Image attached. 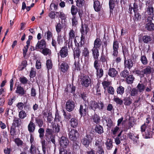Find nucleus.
<instances>
[{
  "label": "nucleus",
  "instance_id": "f257e3e1",
  "mask_svg": "<svg viewBox=\"0 0 154 154\" xmlns=\"http://www.w3.org/2000/svg\"><path fill=\"white\" fill-rule=\"evenodd\" d=\"M45 137L46 140L48 143L52 142L53 146H55V136L54 134V131L52 129L49 128L46 129Z\"/></svg>",
  "mask_w": 154,
  "mask_h": 154
},
{
  "label": "nucleus",
  "instance_id": "f03ea898",
  "mask_svg": "<svg viewBox=\"0 0 154 154\" xmlns=\"http://www.w3.org/2000/svg\"><path fill=\"white\" fill-rule=\"evenodd\" d=\"M88 107L86 102L80 105L79 112L81 116H85L88 112Z\"/></svg>",
  "mask_w": 154,
  "mask_h": 154
},
{
  "label": "nucleus",
  "instance_id": "7ed1b4c3",
  "mask_svg": "<svg viewBox=\"0 0 154 154\" xmlns=\"http://www.w3.org/2000/svg\"><path fill=\"white\" fill-rule=\"evenodd\" d=\"M92 140V138L88 135H87L81 140V142L82 144L86 148L88 147L90 144L91 143Z\"/></svg>",
  "mask_w": 154,
  "mask_h": 154
},
{
  "label": "nucleus",
  "instance_id": "20e7f679",
  "mask_svg": "<svg viewBox=\"0 0 154 154\" xmlns=\"http://www.w3.org/2000/svg\"><path fill=\"white\" fill-rule=\"evenodd\" d=\"M68 136L71 140L75 141L79 137V133L77 130L72 129L68 133Z\"/></svg>",
  "mask_w": 154,
  "mask_h": 154
},
{
  "label": "nucleus",
  "instance_id": "39448f33",
  "mask_svg": "<svg viewBox=\"0 0 154 154\" xmlns=\"http://www.w3.org/2000/svg\"><path fill=\"white\" fill-rule=\"evenodd\" d=\"M91 81L90 78L88 76L85 75L82 79L81 84L83 86L87 88L90 85Z\"/></svg>",
  "mask_w": 154,
  "mask_h": 154
},
{
  "label": "nucleus",
  "instance_id": "423d86ee",
  "mask_svg": "<svg viewBox=\"0 0 154 154\" xmlns=\"http://www.w3.org/2000/svg\"><path fill=\"white\" fill-rule=\"evenodd\" d=\"M75 106V104L74 101L72 100H68L66 103L65 108L67 111L69 112L72 111L74 109Z\"/></svg>",
  "mask_w": 154,
  "mask_h": 154
},
{
  "label": "nucleus",
  "instance_id": "0eeeda50",
  "mask_svg": "<svg viewBox=\"0 0 154 154\" xmlns=\"http://www.w3.org/2000/svg\"><path fill=\"white\" fill-rule=\"evenodd\" d=\"M46 46V42L44 39L38 41L36 45L35 48H33V50L38 51L39 49H42Z\"/></svg>",
  "mask_w": 154,
  "mask_h": 154
},
{
  "label": "nucleus",
  "instance_id": "6e6552de",
  "mask_svg": "<svg viewBox=\"0 0 154 154\" xmlns=\"http://www.w3.org/2000/svg\"><path fill=\"white\" fill-rule=\"evenodd\" d=\"M112 55L114 57H117L118 54V49L119 48V43L116 40L114 41L113 44Z\"/></svg>",
  "mask_w": 154,
  "mask_h": 154
},
{
  "label": "nucleus",
  "instance_id": "1a4fd4ad",
  "mask_svg": "<svg viewBox=\"0 0 154 154\" xmlns=\"http://www.w3.org/2000/svg\"><path fill=\"white\" fill-rule=\"evenodd\" d=\"M138 40L139 43H141L142 42H143L144 43L147 44L151 41L152 38L150 36L145 35L143 36L142 38L141 37H139Z\"/></svg>",
  "mask_w": 154,
  "mask_h": 154
},
{
  "label": "nucleus",
  "instance_id": "9d476101",
  "mask_svg": "<svg viewBox=\"0 0 154 154\" xmlns=\"http://www.w3.org/2000/svg\"><path fill=\"white\" fill-rule=\"evenodd\" d=\"M69 141L67 138L64 137H62L60 141V146L63 148H66L68 145Z\"/></svg>",
  "mask_w": 154,
  "mask_h": 154
},
{
  "label": "nucleus",
  "instance_id": "9b49d317",
  "mask_svg": "<svg viewBox=\"0 0 154 154\" xmlns=\"http://www.w3.org/2000/svg\"><path fill=\"white\" fill-rule=\"evenodd\" d=\"M68 51L67 47H62L60 51V55L61 57L64 58L68 55Z\"/></svg>",
  "mask_w": 154,
  "mask_h": 154
},
{
  "label": "nucleus",
  "instance_id": "f8f14e48",
  "mask_svg": "<svg viewBox=\"0 0 154 154\" xmlns=\"http://www.w3.org/2000/svg\"><path fill=\"white\" fill-rule=\"evenodd\" d=\"M59 65L60 70L63 72H66L69 68L68 63L64 62H63L60 65L59 63Z\"/></svg>",
  "mask_w": 154,
  "mask_h": 154
},
{
  "label": "nucleus",
  "instance_id": "ddd939ff",
  "mask_svg": "<svg viewBox=\"0 0 154 154\" xmlns=\"http://www.w3.org/2000/svg\"><path fill=\"white\" fill-rule=\"evenodd\" d=\"M36 125L34 123L32 119L30 121L28 125V129L29 133H32L33 132L35 129Z\"/></svg>",
  "mask_w": 154,
  "mask_h": 154
},
{
  "label": "nucleus",
  "instance_id": "4468645a",
  "mask_svg": "<svg viewBox=\"0 0 154 154\" xmlns=\"http://www.w3.org/2000/svg\"><path fill=\"white\" fill-rule=\"evenodd\" d=\"M118 74V72L114 68H110L108 70V75L112 77H116Z\"/></svg>",
  "mask_w": 154,
  "mask_h": 154
},
{
  "label": "nucleus",
  "instance_id": "2eb2a0df",
  "mask_svg": "<svg viewBox=\"0 0 154 154\" xmlns=\"http://www.w3.org/2000/svg\"><path fill=\"white\" fill-rule=\"evenodd\" d=\"M102 42L100 39L99 38H97L94 41L93 48L99 49L101 46Z\"/></svg>",
  "mask_w": 154,
  "mask_h": 154
},
{
  "label": "nucleus",
  "instance_id": "dca6fc26",
  "mask_svg": "<svg viewBox=\"0 0 154 154\" xmlns=\"http://www.w3.org/2000/svg\"><path fill=\"white\" fill-rule=\"evenodd\" d=\"M81 53V51L79 47H77L76 49L75 48L73 51L74 59L75 60L76 59L79 60Z\"/></svg>",
  "mask_w": 154,
  "mask_h": 154
},
{
  "label": "nucleus",
  "instance_id": "f3484780",
  "mask_svg": "<svg viewBox=\"0 0 154 154\" xmlns=\"http://www.w3.org/2000/svg\"><path fill=\"white\" fill-rule=\"evenodd\" d=\"M147 7L146 12L149 15H151L153 14L154 8L152 6V4L150 3V4L146 6Z\"/></svg>",
  "mask_w": 154,
  "mask_h": 154
},
{
  "label": "nucleus",
  "instance_id": "a211bd4d",
  "mask_svg": "<svg viewBox=\"0 0 154 154\" xmlns=\"http://www.w3.org/2000/svg\"><path fill=\"white\" fill-rule=\"evenodd\" d=\"M69 38L68 43L71 45L72 43V40L75 37V32L72 29L71 30L69 33Z\"/></svg>",
  "mask_w": 154,
  "mask_h": 154
},
{
  "label": "nucleus",
  "instance_id": "6ab92c4d",
  "mask_svg": "<svg viewBox=\"0 0 154 154\" xmlns=\"http://www.w3.org/2000/svg\"><path fill=\"white\" fill-rule=\"evenodd\" d=\"M98 103L94 101H91L90 102L89 105V108L90 109H92L95 111L97 108Z\"/></svg>",
  "mask_w": 154,
  "mask_h": 154
},
{
  "label": "nucleus",
  "instance_id": "aec40b11",
  "mask_svg": "<svg viewBox=\"0 0 154 154\" xmlns=\"http://www.w3.org/2000/svg\"><path fill=\"white\" fill-rule=\"evenodd\" d=\"M136 88L139 93H142L145 90L146 86L144 84L139 83L137 85Z\"/></svg>",
  "mask_w": 154,
  "mask_h": 154
},
{
  "label": "nucleus",
  "instance_id": "412c9836",
  "mask_svg": "<svg viewBox=\"0 0 154 154\" xmlns=\"http://www.w3.org/2000/svg\"><path fill=\"white\" fill-rule=\"evenodd\" d=\"M92 121L94 123L96 124H99L100 121V117L98 115L95 114L92 117Z\"/></svg>",
  "mask_w": 154,
  "mask_h": 154
},
{
  "label": "nucleus",
  "instance_id": "4be33fe9",
  "mask_svg": "<svg viewBox=\"0 0 154 154\" xmlns=\"http://www.w3.org/2000/svg\"><path fill=\"white\" fill-rule=\"evenodd\" d=\"M70 124L72 127H73V128H75L78 125V121L75 118H72L71 119L70 121Z\"/></svg>",
  "mask_w": 154,
  "mask_h": 154
},
{
  "label": "nucleus",
  "instance_id": "5701e85b",
  "mask_svg": "<svg viewBox=\"0 0 154 154\" xmlns=\"http://www.w3.org/2000/svg\"><path fill=\"white\" fill-rule=\"evenodd\" d=\"M94 8L95 10L96 11H100L101 6L99 1L96 0L94 1Z\"/></svg>",
  "mask_w": 154,
  "mask_h": 154
},
{
  "label": "nucleus",
  "instance_id": "b1692460",
  "mask_svg": "<svg viewBox=\"0 0 154 154\" xmlns=\"http://www.w3.org/2000/svg\"><path fill=\"white\" fill-rule=\"evenodd\" d=\"M21 121L18 118H15L13 120L12 125L15 127H19L21 125Z\"/></svg>",
  "mask_w": 154,
  "mask_h": 154
},
{
  "label": "nucleus",
  "instance_id": "393cba45",
  "mask_svg": "<svg viewBox=\"0 0 154 154\" xmlns=\"http://www.w3.org/2000/svg\"><path fill=\"white\" fill-rule=\"evenodd\" d=\"M146 28L148 31H152L154 30V24L151 22L147 23Z\"/></svg>",
  "mask_w": 154,
  "mask_h": 154
},
{
  "label": "nucleus",
  "instance_id": "a878e982",
  "mask_svg": "<svg viewBox=\"0 0 154 154\" xmlns=\"http://www.w3.org/2000/svg\"><path fill=\"white\" fill-rule=\"evenodd\" d=\"M91 51L92 52V54L94 58L95 59H98L99 56L98 49L93 48Z\"/></svg>",
  "mask_w": 154,
  "mask_h": 154
},
{
  "label": "nucleus",
  "instance_id": "bb28decb",
  "mask_svg": "<svg viewBox=\"0 0 154 154\" xmlns=\"http://www.w3.org/2000/svg\"><path fill=\"white\" fill-rule=\"evenodd\" d=\"M124 104L127 106H129L131 104L132 100L130 97H126L124 99Z\"/></svg>",
  "mask_w": 154,
  "mask_h": 154
},
{
  "label": "nucleus",
  "instance_id": "cd10ccee",
  "mask_svg": "<svg viewBox=\"0 0 154 154\" xmlns=\"http://www.w3.org/2000/svg\"><path fill=\"white\" fill-rule=\"evenodd\" d=\"M135 78L133 75L128 76L126 79V81L128 84H131L133 82Z\"/></svg>",
  "mask_w": 154,
  "mask_h": 154
},
{
  "label": "nucleus",
  "instance_id": "c85d7f7f",
  "mask_svg": "<svg viewBox=\"0 0 154 154\" xmlns=\"http://www.w3.org/2000/svg\"><path fill=\"white\" fill-rule=\"evenodd\" d=\"M16 93L17 94L23 95L25 93V91L23 87L20 86H18L17 87Z\"/></svg>",
  "mask_w": 154,
  "mask_h": 154
},
{
  "label": "nucleus",
  "instance_id": "c756f323",
  "mask_svg": "<svg viewBox=\"0 0 154 154\" xmlns=\"http://www.w3.org/2000/svg\"><path fill=\"white\" fill-rule=\"evenodd\" d=\"M122 50L124 57L125 59V62H126V60L125 57L128 56V48L125 46L122 47Z\"/></svg>",
  "mask_w": 154,
  "mask_h": 154
},
{
  "label": "nucleus",
  "instance_id": "7c9ffc66",
  "mask_svg": "<svg viewBox=\"0 0 154 154\" xmlns=\"http://www.w3.org/2000/svg\"><path fill=\"white\" fill-rule=\"evenodd\" d=\"M138 91L135 88H133L131 89L130 91V95L132 97L137 96L138 94Z\"/></svg>",
  "mask_w": 154,
  "mask_h": 154
},
{
  "label": "nucleus",
  "instance_id": "2f4dec72",
  "mask_svg": "<svg viewBox=\"0 0 154 154\" xmlns=\"http://www.w3.org/2000/svg\"><path fill=\"white\" fill-rule=\"evenodd\" d=\"M40 51L44 55H50L51 54V50L47 48H45L42 49V51Z\"/></svg>",
  "mask_w": 154,
  "mask_h": 154
},
{
  "label": "nucleus",
  "instance_id": "473e14b6",
  "mask_svg": "<svg viewBox=\"0 0 154 154\" xmlns=\"http://www.w3.org/2000/svg\"><path fill=\"white\" fill-rule=\"evenodd\" d=\"M35 121L39 127L41 128L43 124L42 119H40L38 117H36L35 118Z\"/></svg>",
  "mask_w": 154,
  "mask_h": 154
},
{
  "label": "nucleus",
  "instance_id": "72a5a7b5",
  "mask_svg": "<svg viewBox=\"0 0 154 154\" xmlns=\"http://www.w3.org/2000/svg\"><path fill=\"white\" fill-rule=\"evenodd\" d=\"M97 72V76L98 78H101L103 75V69L100 68L99 69V68L96 69Z\"/></svg>",
  "mask_w": 154,
  "mask_h": 154
},
{
  "label": "nucleus",
  "instance_id": "f704fd0d",
  "mask_svg": "<svg viewBox=\"0 0 154 154\" xmlns=\"http://www.w3.org/2000/svg\"><path fill=\"white\" fill-rule=\"evenodd\" d=\"M124 88L122 86H119L117 87L116 92L118 94L122 95L124 92Z\"/></svg>",
  "mask_w": 154,
  "mask_h": 154
},
{
  "label": "nucleus",
  "instance_id": "c9c22d12",
  "mask_svg": "<svg viewBox=\"0 0 154 154\" xmlns=\"http://www.w3.org/2000/svg\"><path fill=\"white\" fill-rule=\"evenodd\" d=\"M82 54L85 58H88L89 56V52L88 48H85L83 50Z\"/></svg>",
  "mask_w": 154,
  "mask_h": 154
},
{
  "label": "nucleus",
  "instance_id": "e433bc0d",
  "mask_svg": "<svg viewBox=\"0 0 154 154\" xmlns=\"http://www.w3.org/2000/svg\"><path fill=\"white\" fill-rule=\"evenodd\" d=\"M52 36V33L50 30H48L47 32H46L45 34V37L48 40H50Z\"/></svg>",
  "mask_w": 154,
  "mask_h": 154
},
{
  "label": "nucleus",
  "instance_id": "4c0bfd02",
  "mask_svg": "<svg viewBox=\"0 0 154 154\" xmlns=\"http://www.w3.org/2000/svg\"><path fill=\"white\" fill-rule=\"evenodd\" d=\"M144 75L150 74L151 72V68L149 66H147L143 70Z\"/></svg>",
  "mask_w": 154,
  "mask_h": 154
},
{
  "label": "nucleus",
  "instance_id": "58836bf2",
  "mask_svg": "<svg viewBox=\"0 0 154 154\" xmlns=\"http://www.w3.org/2000/svg\"><path fill=\"white\" fill-rule=\"evenodd\" d=\"M95 130L96 132L99 134H101L103 132V127L99 125L96 126Z\"/></svg>",
  "mask_w": 154,
  "mask_h": 154
},
{
  "label": "nucleus",
  "instance_id": "ea45409f",
  "mask_svg": "<svg viewBox=\"0 0 154 154\" xmlns=\"http://www.w3.org/2000/svg\"><path fill=\"white\" fill-rule=\"evenodd\" d=\"M56 14L58 15L59 17L60 18L61 20H64L66 18V15L63 11L56 12Z\"/></svg>",
  "mask_w": 154,
  "mask_h": 154
},
{
  "label": "nucleus",
  "instance_id": "a19ab883",
  "mask_svg": "<svg viewBox=\"0 0 154 154\" xmlns=\"http://www.w3.org/2000/svg\"><path fill=\"white\" fill-rule=\"evenodd\" d=\"M113 100L116 103L117 105H121L123 103V100L118 97H115L113 98Z\"/></svg>",
  "mask_w": 154,
  "mask_h": 154
},
{
  "label": "nucleus",
  "instance_id": "79ce46f5",
  "mask_svg": "<svg viewBox=\"0 0 154 154\" xmlns=\"http://www.w3.org/2000/svg\"><path fill=\"white\" fill-rule=\"evenodd\" d=\"M112 141L111 140L108 139L107 140L106 143V145L108 149L110 150L112 148Z\"/></svg>",
  "mask_w": 154,
  "mask_h": 154
},
{
  "label": "nucleus",
  "instance_id": "37998d69",
  "mask_svg": "<svg viewBox=\"0 0 154 154\" xmlns=\"http://www.w3.org/2000/svg\"><path fill=\"white\" fill-rule=\"evenodd\" d=\"M152 132L149 129H147L145 132V136L146 138H150L152 137Z\"/></svg>",
  "mask_w": 154,
  "mask_h": 154
},
{
  "label": "nucleus",
  "instance_id": "c03bdc74",
  "mask_svg": "<svg viewBox=\"0 0 154 154\" xmlns=\"http://www.w3.org/2000/svg\"><path fill=\"white\" fill-rule=\"evenodd\" d=\"M77 12V8L75 7V6L72 5L71 9V12L72 16H76Z\"/></svg>",
  "mask_w": 154,
  "mask_h": 154
},
{
  "label": "nucleus",
  "instance_id": "a18cd8bd",
  "mask_svg": "<svg viewBox=\"0 0 154 154\" xmlns=\"http://www.w3.org/2000/svg\"><path fill=\"white\" fill-rule=\"evenodd\" d=\"M140 60L144 65H146L148 63V61L145 55H141Z\"/></svg>",
  "mask_w": 154,
  "mask_h": 154
},
{
  "label": "nucleus",
  "instance_id": "49530a36",
  "mask_svg": "<svg viewBox=\"0 0 154 154\" xmlns=\"http://www.w3.org/2000/svg\"><path fill=\"white\" fill-rule=\"evenodd\" d=\"M76 5L78 7H82L85 3L84 0H76Z\"/></svg>",
  "mask_w": 154,
  "mask_h": 154
},
{
  "label": "nucleus",
  "instance_id": "de8ad7c7",
  "mask_svg": "<svg viewBox=\"0 0 154 154\" xmlns=\"http://www.w3.org/2000/svg\"><path fill=\"white\" fill-rule=\"evenodd\" d=\"M14 141L18 146H21L23 145V142L19 138L15 139Z\"/></svg>",
  "mask_w": 154,
  "mask_h": 154
},
{
  "label": "nucleus",
  "instance_id": "09e8293b",
  "mask_svg": "<svg viewBox=\"0 0 154 154\" xmlns=\"http://www.w3.org/2000/svg\"><path fill=\"white\" fill-rule=\"evenodd\" d=\"M72 24L73 26H75L78 23L77 18L76 16H72Z\"/></svg>",
  "mask_w": 154,
  "mask_h": 154
},
{
  "label": "nucleus",
  "instance_id": "8fccbe9b",
  "mask_svg": "<svg viewBox=\"0 0 154 154\" xmlns=\"http://www.w3.org/2000/svg\"><path fill=\"white\" fill-rule=\"evenodd\" d=\"M52 127L55 132L58 133L59 132L60 128L59 124H57V125L53 124L52 125Z\"/></svg>",
  "mask_w": 154,
  "mask_h": 154
},
{
  "label": "nucleus",
  "instance_id": "3c124183",
  "mask_svg": "<svg viewBox=\"0 0 154 154\" xmlns=\"http://www.w3.org/2000/svg\"><path fill=\"white\" fill-rule=\"evenodd\" d=\"M133 62L131 59H128L127 60V63L125 65V67H127L130 69L133 66Z\"/></svg>",
  "mask_w": 154,
  "mask_h": 154
},
{
  "label": "nucleus",
  "instance_id": "603ef678",
  "mask_svg": "<svg viewBox=\"0 0 154 154\" xmlns=\"http://www.w3.org/2000/svg\"><path fill=\"white\" fill-rule=\"evenodd\" d=\"M55 27L57 33H59L61 31L63 28L61 24L60 23H57L55 26Z\"/></svg>",
  "mask_w": 154,
  "mask_h": 154
},
{
  "label": "nucleus",
  "instance_id": "864d4df0",
  "mask_svg": "<svg viewBox=\"0 0 154 154\" xmlns=\"http://www.w3.org/2000/svg\"><path fill=\"white\" fill-rule=\"evenodd\" d=\"M111 82L109 81H104L102 83V84L103 86L104 89L105 90L106 88H107L109 85H111Z\"/></svg>",
  "mask_w": 154,
  "mask_h": 154
},
{
  "label": "nucleus",
  "instance_id": "5fc2aeb1",
  "mask_svg": "<svg viewBox=\"0 0 154 154\" xmlns=\"http://www.w3.org/2000/svg\"><path fill=\"white\" fill-rule=\"evenodd\" d=\"M107 91L109 94L111 95L114 94L115 89L112 87L111 86L108 87L107 88Z\"/></svg>",
  "mask_w": 154,
  "mask_h": 154
},
{
  "label": "nucleus",
  "instance_id": "6e6d98bb",
  "mask_svg": "<svg viewBox=\"0 0 154 154\" xmlns=\"http://www.w3.org/2000/svg\"><path fill=\"white\" fill-rule=\"evenodd\" d=\"M26 116V114L23 110H21L19 112V117L20 119H23Z\"/></svg>",
  "mask_w": 154,
  "mask_h": 154
},
{
  "label": "nucleus",
  "instance_id": "4d7b16f0",
  "mask_svg": "<svg viewBox=\"0 0 154 154\" xmlns=\"http://www.w3.org/2000/svg\"><path fill=\"white\" fill-rule=\"evenodd\" d=\"M71 152L69 150H66L64 148H61L60 149V154H71Z\"/></svg>",
  "mask_w": 154,
  "mask_h": 154
},
{
  "label": "nucleus",
  "instance_id": "13d9d810",
  "mask_svg": "<svg viewBox=\"0 0 154 154\" xmlns=\"http://www.w3.org/2000/svg\"><path fill=\"white\" fill-rule=\"evenodd\" d=\"M38 132L39 134V137L42 139L44 136V129L42 128H40L38 130Z\"/></svg>",
  "mask_w": 154,
  "mask_h": 154
},
{
  "label": "nucleus",
  "instance_id": "bf43d9fd",
  "mask_svg": "<svg viewBox=\"0 0 154 154\" xmlns=\"http://www.w3.org/2000/svg\"><path fill=\"white\" fill-rule=\"evenodd\" d=\"M46 65L48 70L51 69L52 67V64L51 60H47Z\"/></svg>",
  "mask_w": 154,
  "mask_h": 154
},
{
  "label": "nucleus",
  "instance_id": "052dcab7",
  "mask_svg": "<svg viewBox=\"0 0 154 154\" xmlns=\"http://www.w3.org/2000/svg\"><path fill=\"white\" fill-rule=\"evenodd\" d=\"M129 74V72L127 70H124L120 73L121 76L123 78H125Z\"/></svg>",
  "mask_w": 154,
  "mask_h": 154
},
{
  "label": "nucleus",
  "instance_id": "680f3d73",
  "mask_svg": "<svg viewBox=\"0 0 154 154\" xmlns=\"http://www.w3.org/2000/svg\"><path fill=\"white\" fill-rule=\"evenodd\" d=\"M63 115L65 119H69L71 118L72 116L71 114L68 112L66 113L64 110H63Z\"/></svg>",
  "mask_w": 154,
  "mask_h": 154
},
{
  "label": "nucleus",
  "instance_id": "e2e57ef3",
  "mask_svg": "<svg viewBox=\"0 0 154 154\" xmlns=\"http://www.w3.org/2000/svg\"><path fill=\"white\" fill-rule=\"evenodd\" d=\"M116 0H109V8L110 10H113L115 7L114 2Z\"/></svg>",
  "mask_w": 154,
  "mask_h": 154
},
{
  "label": "nucleus",
  "instance_id": "0e129e2a",
  "mask_svg": "<svg viewBox=\"0 0 154 154\" xmlns=\"http://www.w3.org/2000/svg\"><path fill=\"white\" fill-rule=\"evenodd\" d=\"M61 116L59 115L58 112H56L55 114V117L54 119V120L56 121L60 122V123H62L61 121Z\"/></svg>",
  "mask_w": 154,
  "mask_h": 154
},
{
  "label": "nucleus",
  "instance_id": "69168bd1",
  "mask_svg": "<svg viewBox=\"0 0 154 154\" xmlns=\"http://www.w3.org/2000/svg\"><path fill=\"white\" fill-rule=\"evenodd\" d=\"M134 72L138 76L141 77H143L144 76L143 70L140 71L139 70H136Z\"/></svg>",
  "mask_w": 154,
  "mask_h": 154
},
{
  "label": "nucleus",
  "instance_id": "338daca9",
  "mask_svg": "<svg viewBox=\"0 0 154 154\" xmlns=\"http://www.w3.org/2000/svg\"><path fill=\"white\" fill-rule=\"evenodd\" d=\"M36 148L34 145V144H31L30 149H29L30 152L31 154L34 153L36 151Z\"/></svg>",
  "mask_w": 154,
  "mask_h": 154
},
{
  "label": "nucleus",
  "instance_id": "774afa93",
  "mask_svg": "<svg viewBox=\"0 0 154 154\" xmlns=\"http://www.w3.org/2000/svg\"><path fill=\"white\" fill-rule=\"evenodd\" d=\"M19 80L22 83L24 84H26L28 81V79L25 77L20 78Z\"/></svg>",
  "mask_w": 154,
  "mask_h": 154
}]
</instances>
